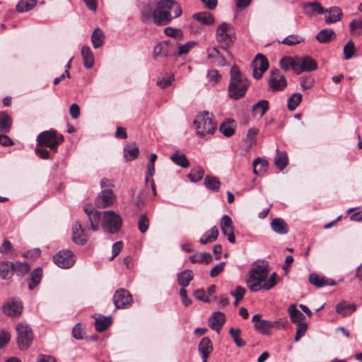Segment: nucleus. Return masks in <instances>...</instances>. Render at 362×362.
I'll use <instances>...</instances> for the list:
<instances>
[{"label": "nucleus", "instance_id": "f257e3e1", "mask_svg": "<svg viewBox=\"0 0 362 362\" xmlns=\"http://www.w3.org/2000/svg\"><path fill=\"white\" fill-rule=\"evenodd\" d=\"M182 13L180 6L174 0L152 1L143 6L141 19L143 22L152 20L156 25H165Z\"/></svg>", "mask_w": 362, "mask_h": 362}, {"label": "nucleus", "instance_id": "f03ea898", "mask_svg": "<svg viewBox=\"0 0 362 362\" xmlns=\"http://www.w3.org/2000/svg\"><path fill=\"white\" fill-rule=\"evenodd\" d=\"M230 76L228 96L235 100L243 98L250 86V81L241 73L236 64L231 67Z\"/></svg>", "mask_w": 362, "mask_h": 362}, {"label": "nucleus", "instance_id": "7ed1b4c3", "mask_svg": "<svg viewBox=\"0 0 362 362\" xmlns=\"http://www.w3.org/2000/svg\"><path fill=\"white\" fill-rule=\"evenodd\" d=\"M213 115L204 111L198 114L194 120V124L198 135L204 137L209 134H213L216 129V124L214 121Z\"/></svg>", "mask_w": 362, "mask_h": 362}, {"label": "nucleus", "instance_id": "20e7f679", "mask_svg": "<svg viewBox=\"0 0 362 362\" xmlns=\"http://www.w3.org/2000/svg\"><path fill=\"white\" fill-rule=\"evenodd\" d=\"M268 269L262 265H257L252 269L246 280L247 287L251 291L257 292L262 288V284L268 276Z\"/></svg>", "mask_w": 362, "mask_h": 362}, {"label": "nucleus", "instance_id": "39448f33", "mask_svg": "<svg viewBox=\"0 0 362 362\" xmlns=\"http://www.w3.org/2000/svg\"><path fill=\"white\" fill-rule=\"evenodd\" d=\"M216 38L220 47L223 50L233 45L236 37L233 26L228 23H222L216 29Z\"/></svg>", "mask_w": 362, "mask_h": 362}, {"label": "nucleus", "instance_id": "423d86ee", "mask_svg": "<svg viewBox=\"0 0 362 362\" xmlns=\"http://www.w3.org/2000/svg\"><path fill=\"white\" fill-rule=\"evenodd\" d=\"M122 226L121 216L114 211L110 210L103 212L101 226L104 230L114 234L117 233Z\"/></svg>", "mask_w": 362, "mask_h": 362}, {"label": "nucleus", "instance_id": "0eeeda50", "mask_svg": "<svg viewBox=\"0 0 362 362\" xmlns=\"http://www.w3.org/2000/svg\"><path fill=\"white\" fill-rule=\"evenodd\" d=\"M64 140L63 136L57 137V132L54 130L45 131L37 137L38 146L49 147L51 150L57 151L59 144Z\"/></svg>", "mask_w": 362, "mask_h": 362}, {"label": "nucleus", "instance_id": "6e6552de", "mask_svg": "<svg viewBox=\"0 0 362 362\" xmlns=\"http://www.w3.org/2000/svg\"><path fill=\"white\" fill-rule=\"evenodd\" d=\"M17 343L21 350L27 349L33 339L32 329L27 325L20 323L16 327Z\"/></svg>", "mask_w": 362, "mask_h": 362}, {"label": "nucleus", "instance_id": "1a4fd4ad", "mask_svg": "<svg viewBox=\"0 0 362 362\" xmlns=\"http://www.w3.org/2000/svg\"><path fill=\"white\" fill-rule=\"evenodd\" d=\"M53 261L58 267L63 269H68L74 264L76 259L74 253L71 250H64L54 255Z\"/></svg>", "mask_w": 362, "mask_h": 362}, {"label": "nucleus", "instance_id": "9d476101", "mask_svg": "<svg viewBox=\"0 0 362 362\" xmlns=\"http://www.w3.org/2000/svg\"><path fill=\"white\" fill-rule=\"evenodd\" d=\"M113 303L117 309H124L133 303L131 293L127 289L120 288L113 296Z\"/></svg>", "mask_w": 362, "mask_h": 362}, {"label": "nucleus", "instance_id": "9b49d317", "mask_svg": "<svg viewBox=\"0 0 362 362\" xmlns=\"http://www.w3.org/2000/svg\"><path fill=\"white\" fill-rule=\"evenodd\" d=\"M268 86L269 89L273 91H281L286 87V79L280 74L278 69L271 70Z\"/></svg>", "mask_w": 362, "mask_h": 362}, {"label": "nucleus", "instance_id": "f8f14e48", "mask_svg": "<svg viewBox=\"0 0 362 362\" xmlns=\"http://www.w3.org/2000/svg\"><path fill=\"white\" fill-rule=\"evenodd\" d=\"M253 76L256 79L262 78V74L269 68L267 59L262 54H257L252 62Z\"/></svg>", "mask_w": 362, "mask_h": 362}, {"label": "nucleus", "instance_id": "ddd939ff", "mask_svg": "<svg viewBox=\"0 0 362 362\" xmlns=\"http://www.w3.org/2000/svg\"><path fill=\"white\" fill-rule=\"evenodd\" d=\"M252 322L255 323V329L262 334H268L269 329L274 327L278 322L269 321L267 320H262V316L259 314H256L252 317Z\"/></svg>", "mask_w": 362, "mask_h": 362}, {"label": "nucleus", "instance_id": "4468645a", "mask_svg": "<svg viewBox=\"0 0 362 362\" xmlns=\"http://www.w3.org/2000/svg\"><path fill=\"white\" fill-rule=\"evenodd\" d=\"M317 69V62L310 56L298 57L296 74L304 71H313Z\"/></svg>", "mask_w": 362, "mask_h": 362}, {"label": "nucleus", "instance_id": "2eb2a0df", "mask_svg": "<svg viewBox=\"0 0 362 362\" xmlns=\"http://www.w3.org/2000/svg\"><path fill=\"white\" fill-rule=\"evenodd\" d=\"M115 196L111 189H104L95 198V205L98 208H107L115 202Z\"/></svg>", "mask_w": 362, "mask_h": 362}, {"label": "nucleus", "instance_id": "dca6fc26", "mask_svg": "<svg viewBox=\"0 0 362 362\" xmlns=\"http://www.w3.org/2000/svg\"><path fill=\"white\" fill-rule=\"evenodd\" d=\"M221 229L224 235L228 237V240L230 243H235V237L234 235V228L230 217L228 215H223L221 221Z\"/></svg>", "mask_w": 362, "mask_h": 362}, {"label": "nucleus", "instance_id": "f3484780", "mask_svg": "<svg viewBox=\"0 0 362 362\" xmlns=\"http://www.w3.org/2000/svg\"><path fill=\"white\" fill-rule=\"evenodd\" d=\"M23 305L16 299H9L3 306L4 313L8 316L16 317L22 313Z\"/></svg>", "mask_w": 362, "mask_h": 362}, {"label": "nucleus", "instance_id": "a211bd4d", "mask_svg": "<svg viewBox=\"0 0 362 362\" xmlns=\"http://www.w3.org/2000/svg\"><path fill=\"white\" fill-rule=\"evenodd\" d=\"M198 351L202 362H207V359L213 351L212 342L209 337H206L201 339L198 345Z\"/></svg>", "mask_w": 362, "mask_h": 362}, {"label": "nucleus", "instance_id": "6ab92c4d", "mask_svg": "<svg viewBox=\"0 0 362 362\" xmlns=\"http://www.w3.org/2000/svg\"><path fill=\"white\" fill-rule=\"evenodd\" d=\"M173 43L170 41L165 40L157 44L153 48L154 57H167L171 55V47Z\"/></svg>", "mask_w": 362, "mask_h": 362}, {"label": "nucleus", "instance_id": "aec40b11", "mask_svg": "<svg viewBox=\"0 0 362 362\" xmlns=\"http://www.w3.org/2000/svg\"><path fill=\"white\" fill-rule=\"evenodd\" d=\"M225 322L226 316L223 313L219 311L213 313L209 319V327L217 332H219L221 328L225 324Z\"/></svg>", "mask_w": 362, "mask_h": 362}, {"label": "nucleus", "instance_id": "412c9836", "mask_svg": "<svg viewBox=\"0 0 362 362\" xmlns=\"http://www.w3.org/2000/svg\"><path fill=\"white\" fill-rule=\"evenodd\" d=\"M84 211L88 217L91 229L94 231L98 230L100 221L103 220V212L93 209L89 210L88 208H85Z\"/></svg>", "mask_w": 362, "mask_h": 362}, {"label": "nucleus", "instance_id": "4be33fe9", "mask_svg": "<svg viewBox=\"0 0 362 362\" xmlns=\"http://www.w3.org/2000/svg\"><path fill=\"white\" fill-rule=\"evenodd\" d=\"M72 240L77 245H83L87 242L86 235L84 233L81 223H76L72 228Z\"/></svg>", "mask_w": 362, "mask_h": 362}, {"label": "nucleus", "instance_id": "5701e85b", "mask_svg": "<svg viewBox=\"0 0 362 362\" xmlns=\"http://www.w3.org/2000/svg\"><path fill=\"white\" fill-rule=\"evenodd\" d=\"M309 281L316 287L321 288L325 286H334L335 281L332 279H327L317 274H311L309 276Z\"/></svg>", "mask_w": 362, "mask_h": 362}, {"label": "nucleus", "instance_id": "b1692460", "mask_svg": "<svg viewBox=\"0 0 362 362\" xmlns=\"http://www.w3.org/2000/svg\"><path fill=\"white\" fill-rule=\"evenodd\" d=\"M207 57L212 60V62L220 66H225L228 64L226 58L220 53L216 47H211L207 49Z\"/></svg>", "mask_w": 362, "mask_h": 362}, {"label": "nucleus", "instance_id": "393cba45", "mask_svg": "<svg viewBox=\"0 0 362 362\" xmlns=\"http://www.w3.org/2000/svg\"><path fill=\"white\" fill-rule=\"evenodd\" d=\"M324 13H325V21L327 24H332L339 21L342 15L341 9L337 6L331 7L329 10L325 11Z\"/></svg>", "mask_w": 362, "mask_h": 362}, {"label": "nucleus", "instance_id": "a878e982", "mask_svg": "<svg viewBox=\"0 0 362 362\" xmlns=\"http://www.w3.org/2000/svg\"><path fill=\"white\" fill-rule=\"evenodd\" d=\"M297 61L298 57H292L291 56H285L279 61V65L285 71L292 69L296 74Z\"/></svg>", "mask_w": 362, "mask_h": 362}, {"label": "nucleus", "instance_id": "bb28decb", "mask_svg": "<svg viewBox=\"0 0 362 362\" xmlns=\"http://www.w3.org/2000/svg\"><path fill=\"white\" fill-rule=\"evenodd\" d=\"M81 56L83 58V64L85 68L91 69L95 62L93 53L90 47L84 45L81 49Z\"/></svg>", "mask_w": 362, "mask_h": 362}, {"label": "nucleus", "instance_id": "cd10ccee", "mask_svg": "<svg viewBox=\"0 0 362 362\" xmlns=\"http://www.w3.org/2000/svg\"><path fill=\"white\" fill-rule=\"evenodd\" d=\"M303 11L305 14L308 16H313L315 14H322L325 12L324 8L317 2H310L305 4Z\"/></svg>", "mask_w": 362, "mask_h": 362}, {"label": "nucleus", "instance_id": "c85d7f7f", "mask_svg": "<svg viewBox=\"0 0 362 362\" xmlns=\"http://www.w3.org/2000/svg\"><path fill=\"white\" fill-rule=\"evenodd\" d=\"M192 18L194 20L206 25H211L215 22L214 16L209 12H199L193 14Z\"/></svg>", "mask_w": 362, "mask_h": 362}, {"label": "nucleus", "instance_id": "c756f323", "mask_svg": "<svg viewBox=\"0 0 362 362\" xmlns=\"http://www.w3.org/2000/svg\"><path fill=\"white\" fill-rule=\"evenodd\" d=\"M272 230L281 235L286 234L288 231L287 223L281 218H276L271 222Z\"/></svg>", "mask_w": 362, "mask_h": 362}, {"label": "nucleus", "instance_id": "7c9ffc66", "mask_svg": "<svg viewBox=\"0 0 362 362\" xmlns=\"http://www.w3.org/2000/svg\"><path fill=\"white\" fill-rule=\"evenodd\" d=\"M194 278V273L190 269H185L177 274V282L181 288L187 287Z\"/></svg>", "mask_w": 362, "mask_h": 362}, {"label": "nucleus", "instance_id": "2f4dec72", "mask_svg": "<svg viewBox=\"0 0 362 362\" xmlns=\"http://www.w3.org/2000/svg\"><path fill=\"white\" fill-rule=\"evenodd\" d=\"M288 313L289 314L291 321L295 324L303 322L305 319V315L296 308V305L295 304L289 305Z\"/></svg>", "mask_w": 362, "mask_h": 362}, {"label": "nucleus", "instance_id": "473e14b6", "mask_svg": "<svg viewBox=\"0 0 362 362\" xmlns=\"http://www.w3.org/2000/svg\"><path fill=\"white\" fill-rule=\"evenodd\" d=\"M13 263L8 261L0 262V276L3 279H10L13 274Z\"/></svg>", "mask_w": 362, "mask_h": 362}, {"label": "nucleus", "instance_id": "72a5a7b5", "mask_svg": "<svg viewBox=\"0 0 362 362\" xmlns=\"http://www.w3.org/2000/svg\"><path fill=\"white\" fill-rule=\"evenodd\" d=\"M356 306L354 303H346L345 301L341 302L336 305V312L343 316H347L354 313Z\"/></svg>", "mask_w": 362, "mask_h": 362}, {"label": "nucleus", "instance_id": "f704fd0d", "mask_svg": "<svg viewBox=\"0 0 362 362\" xmlns=\"http://www.w3.org/2000/svg\"><path fill=\"white\" fill-rule=\"evenodd\" d=\"M336 38V34L330 28L321 30L316 35V39L320 43H327Z\"/></svg>", "mask_w": 362, "mask_h": 362}, {"label": "nucleus", "instance_id": "c9c22d12", "mask_svg": "<svg viewBox=\"0 0 362 362\" xmlns=\"http://www.w3.org/2000/svg\"><path fill=\"white\" fill-rule=\"evenodd\" d=\"M111 324V316L105 317L101 315L96 317L95 320V329L98 332L105 331L109 326H110Z\"/></svg>", "mask_w": 362, "mask_h": 362}, {"label": "nucleus", "instance_id": "e433bc0d", "mask_svg": "<svg viewBox=\"0 0 362 362\" xmlns=\"http://www.w3.org/2000/svg\"><path fill=\"white\" fill-rule=\"evenodd\" d=\"M170 160L177 165H179L183 168H188L189 166V161L184 153L176 151L170 156Z\"/></svg>", "mask_w": 362, "mask_h": 362}, {"label": "nucleus", "instance_id": "4c0bfd02", "mask_svg": "<svg viewBox=\"0 0 362 362\" xmlns=\"http://www.w3.org/2000/svg\"><path fill=\"white\" fill-rule=\"evenodd\" d=\"M269 109V102L267 100H262L256 103L252 107V112L255 116L262 117Z\"/></svg>", "mask_w": 362, "mask_h": 362}, {"label": "nucleus", "instance_id": "58836bf2", "mask_svg": "<svg viewBox=\"0 0 362 362\" xmlns=\"http://www.w3.org/2000/svg\"><path fill=\"white\" fill-rule=\"evenodd\" d=\"M218 235V230L216 226L212 227L210 230L205 232L204 235L200 238L199 243L206 245L215 241Z\"/></svg>", "mask_w": 362, "mask_h": 362}, {"label": "nucleus", "instance_id": "ea45409f", "mask_svg": "<svg viewBox=\"0 0 362 362\" xmlns=\"http://www.w3.org/2000/svg\"><path fill=\"white\" fill-rule=\"evenodd\" d=\"M12 126L11 117L5 112H0V132H8Z\"/></svg>", "mask_w": 362, "mask_h": 362}, {"label": "nucleus", "instance_id": "a19ab883", "mask_svg": "<svg viewBox=\"0 0 362 362\" xmlns=\"http://www.w3.org/2000/svg\"><path fill=\"white\" fill-rule=\"evenodd\" d=\"M105 35L103 31L99 28H95L91 35V42L93 47L95 49L100 47L103 45Z\"/></svg>", "mask_w": 362, "mask_h": 362}, {"label": "nucleus", "instance_id": "79ce46f5", "mask_svg": "<svg viewBox=\"0 0 362 362\" xmlns=\"http://www.w3.org/2000/svg\"><path fill=\"white\" fill-rule=\"evenodd\" d=\"M42 276V270L40 267H37L30 273L28 287L30 290L35 288L41 281Z\"/></svg>", "mask_w": 362, "mask_h": 362}, {"label": "nucleus", "instance_id": "37998d69", "mask_svg": "<svg viewBox=\"0 0 362 362\" xmlns=\"http://www.w3.org/2000/svg\"><path fill=\"white\" fill-rule=\"evenodd\" d=\"M205 187L214 192H218L221 187V182L218 177L207 175L204 178Z\"/></svg>", "mask_w": 362, "mask_h": 362}, {"label": "nucleus", "instance_id": "c03bdc74", "mask_svg": "<svg viewBox=\"0 0 362 362\" xmlns=\"http://www.w3.org/2000/svg\"><path fill=\"white\" fill-rule=\"evenodd\" d=\"M288 162L287 154L285 151H279L276 148V156L274 158V164L279 170H282L286 168Z\"/></svg>", "mask_w": 362, "mask_h": 362}, {"label": "nucleus", "instance_id": "a18cd8bd", "mask_svg": "<svg viewBox=\"0 0 362 362\" xmlns=\"http://www.w3.org/2000/svg\"><path fill=\"white\" fill-rule=\"evenodd\" d=\"M37 0H21L16 5V10L23 13L32 10L37 4Z\"/></svg>", "mask_w": 362, "mask_h": 362}, {"label": "nucleus", "instance_id": "49530a36", "mask_svg": "<svg viewBox=\"0 0 362 362\" xmlns=\"http://www.w3.org/2000/svg\"><path fill=\"white\" fill-rule=\"evenodd\" d=\"M267 165V161L264 159L260 158L255 159L252 163L254 173L257 175H260L266 171Z\"/></svg>", "mask_w": 362, "mask_h": 362}, {"label": "nucleus", "instance_id": "de8ad7c7", "mask_svg": "<svg viewBox=\"0 0 362 362\" xmlns=\"http://www.w3.org/2000/svg\"><path fill=\"white\" fill-rule=\"evenodd\" d=\"M191 262L192 263H203L205 262L206 264L210 263L212 261V256L209 252H202L195 254L190 257L189 258Z\"/></svg>", "mask_w": 362, "mask_h": 362}, {"label": "nucleus", "instance_id": "09e8293b", "mask_svg": "<svg viewBox=\"0 0 362 362\" xmlns=\"http://www.w3.org/2000/svg\"><path fill=\"white\" fill-rule=\"evenodd\" d=\"M13 274L16 273L18 276H24L30 269V267L27 262H16L13 263Z\"/></svg>", "mask_w": 362, "mask_h": 362}, {"label": "nucleus", "instance_id": "8fccbe9b", "mask_svg": "<svg viewBox=\"0 0 362 362\" xmlns=\"http://www.w3.org/2000/svg\"><path fill=\"white\" fill-rule=\"evenodd\" d=\"M204 175V170L201 167H195L191 170L188 177L192 182H196L201 180Z\"/></svg>", "mask_w": 362, "mask_h": 362}, {"label": "nucleus", "instance_id": "3c124183", "mask_svg": "<svg viewBox=\"0 0 362 362\" xmlns=\"http://www.w3.org/2000/svg\"><path fill=\"white\" fill-rule=\"evenodd\" d=\"M229 334L233 338L235 345L238 347H243L245 345V341H243L240 337L241 330L240 329H235L231 327L229 329Z\"/></svg>", "mask_w": 362, "mask_h": 362}, {"label": "nucleus", "instance_id": "603ef678", "mask_svg": "<svg viewBox=\"0 0 362 362\" xmlns=\"http://www.w3.org/2000/svg\"><path fill=\"white\" fill-rule=\"evenodd\" d=\"M302 100V95L300 93H295L288 99V109L289 110H294L299 105Z\"/></svg>", "mask_w": 362, "mask_h": 362}, {"label": "nucleus", "instance_id": "864d4df0", "mask_svg": "<svg viewBox=\"0 0 362 362\" xmlns=\"http://www.w3.org/2000/svg\"><path fill=\"white\" fill-rule=\"evenodd\" d=\"M220 132L226 136H231L235 133L234 122H225L221 124Z\"/></svg>", "mask_w": 362, "mask_h": 362}, {"label": "nucleus", "instance_id": "5fc2aeb1", "mask_svg": "<svg viewBox=\"0 0 362 362\" xmlns=\"http://www.w3.org/2000/svg\"><path fill=\"white\" fill-rule=\"evenodd\" d=\"M304 41V38L298 35H290L285 37L281 43L288 46H293Z\"/></svg>", "mask_w": 362, "mask_h": 362}, {"label": "nucleus", "instance_id": "6e6d98bb", "mask_svg": "<svg viewBox=\"0 0 362 362\" xmlns=\"http://www.w3.org/2000/svg\"><path fill=\"white\" fill-rule=\"evenodd\" d=\"M139 151L137 147L125 146L124 148V156L127 160H133L139 156Z\"/></svg>", "mask_w": 362, "mask_h": 362}, {"label": "nucleus", "instance_id": "4d7b16f0", "mask_svg": "<svg viewBox=\"0 0 362 362\" xmlns=\"http://www.w3.org/2000/svg\"><path fill=\"white\" fill-rule=\"evenodd\" d=\"M174 79L173 74H165L163 78L158 79L156 84L161 88H165L171 85Z\"/></svg>", "mask_w": 362, "mask_h": 362}, {"label": "nucleus", "instance_id": "13d9d810", "mask_svg": "<svg viewBox=\"0 0 362 362\" xmlns=\"http://www.w3.org/2000/svg\"><path fill=\"white\" fill-rule=\"evenodd\" d=\"M277 274L273 272L263 283L262 290L268 291L272 288L277 284Z\"/></svg>", "mask_w": 362, "mask_h": 362}, {"label": "nucleus", "instance_id": "bf43d9fd", "mask_svg": "<svg viewBox=\"0 0 362 362\" xmlns=\"http://www.w3.org/2000/svg\"><path fill=\"white\" fill-rule=\"evenodd\" d=\"M149 226V219L146 214H141L138 221L139 230L141 233H145Z\"/></svg>", "mask_w": 362, "mask_h": 362}, {"label": "nucleus", "instance_id": "052dcab7", "mask_svg": "<svg viewBox=\"0 0 362 362\" xmlns=\"http://www.w3.org/2000/svg\"><path fill=\"white\" fill-rule=\"evenodd\" d=\"M343 52L344 54V59L346 60L350 59L355 53L354 43L350 40L344 47Z\"/></svg>", "mask_w": 362, "mask_h": 362}, {"label": "nucleus", "instance_id": "680f3d73", "mask_svg": "<svg viewBox=\"0 0 362 362\" xmlns=\"http://www.w3.org/2000/svg\"><path fill=\"white\" fill-rule=\"evenodd\" d=\"M296 325L297 329L295 336V341H298L303 336H304L308 329V325L305 322L298 323Z\"/></svg>", "mask_w": 362, "mask_h": 362}, {"label": "nucleus", "instance_id": "e2e57ef3", "mask_svg": "<svg viewBox=\"0 0 362 362\" xmlns=\"http://www.w3.org/2000/svg\"><path fill=\"white\" fill-rule=\"evenodd\" d=\"M197 43L194 41L187 42V43L179 45L178 47V55L182 56L186 54L189 51L192 49Z\"/></svg>", "mask_w": 362, "mask_h": 362}, {"label": "nucleus", "instance_id": "0e129e2a", "mask_svg": "<svg viewBox=\"0 0 362 362\" xmlns=\"http://www.w3.org/2000/svg\"><path fill=\"white\" fill-rule=\"evenodd\" d=\"M164 33L166 35L172 37H175L176 39H179L182 37V33L181 30L175 29L171 27H167L164 30Z\"/></svg>", "mask_w": 362, "mask_h": 362}, {"label": "nucleus", "instance_id": "69168bd1", "mask_svg": "<svg viewBox=\"0 0 362 362\" xmlns=\"http://www.w3.org/2000/svg\"><path fill=\"white\" fill-rule=\"evenodd\" d=\"M350 31L351 33H356L358 30H360L358 33L360 34L362 30V20L355 19L353 20L349 24Z\"/></svg>", "mask_w": 362, "mask_h": 362}, {"label": "nucleus", "instance_id": "338daca9", "mask_svg": "<svg viewBox=\"0 0 362 362\" xmlns=\"http://www.w3.org/2000/svg\"><path fill=\"white\" fill-rule=\"evenodd\" d=\"M0 252L5 255H11L13 253L12 244L8 240H4L0 247Z\"/></svg>", "mask_w": 362, "mask_h": 362}, {"label": "nucleus", "instance_id": "774afa93", "mask_svg": "<svg viewBox=\"0 0 362 362\" xmlns=\"http://www.w3.org/2000/svg\"><path fill=\"white\" fill-rule=\"evenodd\" d=\"M245 292L246 290L245 288L238 286L234 290L230 291V294L234 296L237 300H240L243 298Z\"/></svg>", "mask_w": 362, "mask_h": 362}]
</instances>
